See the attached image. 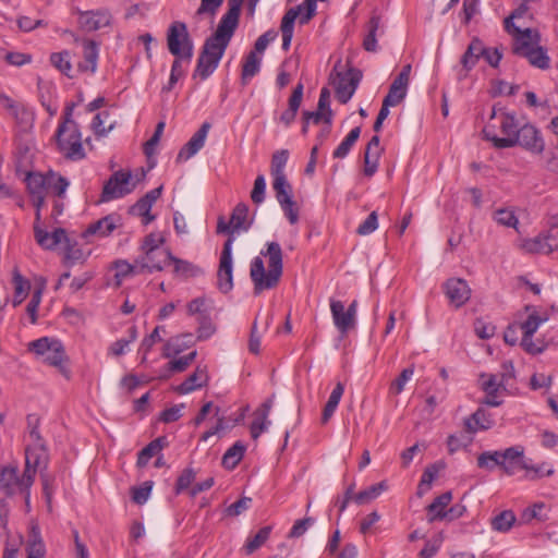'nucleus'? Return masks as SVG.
<instances>
[{"label":"nucleus","mask_w":558,"mask_h":558,"mask_svg":"<svg viewBox=\"0 0 558 558\" xmlns=\"http://www.w3.org/2000/svg\"><path fill=\"white\" fill-rule=\"evenodd\" d=\"M357 302L353 301L348 308L339 300H330V312L333 324L341 335H347L355 326Z\"/></svg>","instance_id":"9b49d317"},{"label":"nucleus","mask_w":558,"mask_h":558,"mask_svg":"<svg viewBox=\"0 0 558 558\" xmlns=\"http://www.w3.org/2000/svg\"><path fill=\"white\" fill-rule=\"evenodd\" d=\"M494 424L495 421L492 414L483 408H478L473 414L465 417L463 421L464 430L470 435L487 430L492 428Z\"/></svg>","instance_id":"5701e85b"},{"label":"nucleus","mask_w":558,"mask_h":558,"mask_svg":"<svg viewBox=\"0 0 558 558\" xmlns=\"http://www.w3.org/2000/svg\"><path fill=\"white\" fill-rule=\"evenodd\" d=\"M452 500V495L450 490L445 492L427 507L429 521L444 520L447 512V507Z\"/></svg>","instance_id":"473e14b6"},{"label":"nucleus","mask_w":558,"mask_h":558,"mask_svg":"<svg viewBox=\"0 0 558 558\" xmlns=\"http://www.w3.org/2000/svg\"><path fill=\"white\" fill-rule=\"evenodd\" d=\"M14 281V306L22 303L24 298L27 294V291L29 289L28 281L24 280V278L19 274L15 272L13 277Z\"/></svg>","instance_id":"0e129e2a"},{"label":"nucleus","mask_w":558,"mask_h":558,"mask_svg":"<svg viewBox=\"0 0 558 558\" xmlns=\"http://www.w3.org/2000/svg\"><path fill=\"white\" fill-rule=\"evenodd\" d=\"M498 381L504 386V389H508L513 384L515 379V371L513 363L511 361H505L501 364L500 371L497 374Z\"/></svg>","instance_id":"13d9d810"},{"label":"nucleus","mask_w":558,"mask_h":558,"mask_svg":"<svg viewBox=\"0 0 558 558\" xmlns=\"http://www.w3.org/2000/svg\"><path fill=\"white\" fill-rule=\"evenodd\" d=\"M477 466L487 471L500 469V450L485 451L477 457Z\"/></svg>","instance_id":"603ef678"},{"label":"nucleus","mask_w":558,"mask_h":558,"mask_svg":"<svg viewBox=\"0 0 558 558\" xmlns=\"http://www.w3.org/2000/svg\"><path fill=\"white\" fill-rule=\"evenodd\" d=\"M484 52H485L484 44L480 39L474 38L470 43L468 49L465 50V52L463 53V56L461 58V63H462L463 69L466 72L472 70L475 66V64L477 63V61L480 60V58L483 56Z\"/></svg>","instance_id":"2f4dec72"},{"label":"nucleus","mask_w":558,"mask_h":558,"mask_svg":"<svg viewBox=\"0 0 558 558\" xmlns=\"http://www.w3.org/2000/svg\"><path fill=\"white\" fill-rule=\"evenodd\" d=\"M301 7H293L287 10L282 16L280 31L282 34V50L288 51L291 46L294 32V23L296 19L300 20Z\"/></svg>","instance_id":"a878e982"},{"label":"nucleus","mask_w":558,"mask_h":558,"mask_svg":"<svg viewBox=\"0 0 558 558\" xmlns=\"http://www.w3.org/2000/svg\"><path fill=\"white\" fill-rule=\"evenodd\" d=\"M163 242L165 238L161 234L149 233L144 238L141 250L144 254L151 255L154 253H158L159 251H163L161 248Z\"/></svg>","instance_id":"5fc2aeb1"},{"label":"nucleus","mask_w":558,"mask_h":558,"mask_svg":"<svg viewBox=\"0 0 558 558\" xmlns=\"http://www.w3.org/2000/svg\"><path fill=\"white\" fill-rule=\"evenodd\" d=\"M550 511L549 505L538 501L524 508L520 514V522L522 524H530L533 521L545 522L548 520Z\"/></svg>","instance_id":"c756f323"},{"label":"nucleus","mask_w":558,"mask_h":558,"mask_svg":"<svg viewBox=\"0 0 558 558\" xmlns=\"http://www.w3.org/2000/svg\"><path fill=\"white\" fill-rule=\"evenodd\" d=\"M518 129L519 123L514 114L494 106L492 114L483 129V134L496 148H510L517 145L515 134Z\"/></svg>","instance_id":"7ed1b4c3"},{"label":"nucleus","mask_w":558,"mask_h":558,"mask_svg":"<svg viewBox=\"0 0 558 558\" xmlns=\"http://www.w3.org/2000/svg\"><path fill=\"white\" fill-rule=\"evenodd\" d=\"M186 348L187 344L182 341L181 337L170 339L163 344L162 356L169 359L171 356L180 354Z\"/></svg>","instance_id":"69168bd1"},{"label":"nucleus","mask_w":558,"mask_h":558,"mask_svg":"<svg viewBox=\"0 0 558 558\" xmlns=\"http://www.w3.org/2000/svg\"><path fill=\"white\" fill-rule=\"evenodd\" d=\"M167 47L172 56H185V59L193 58L194 44L185 23L175 21L170 24L167 31Z\"/></svg>","instance_id":"0eeeda50"},{"label":"nucleus","mask_w":558,"mask_h":558,"mask_svg":"<svg viewBox=\"0 0 558 558\" xmlns=\"http://www.w3.org/2000/svg\"><path fill=\"white\" fill-rule=\"evenodd\" d=\"M272 189L276 194L277 201H282L283 198H288L292 196V186L288 182L286 174H277L272 175Z\"/></svg>","instance_id":"864d4df0"},{"label":"nucleus","mask_w":558,"mask_h":558,"mask_svg":"<svg viewBox=\"0 0 558 558\" xmlns=\"http://www.w3.org/2000/svg\"><path fill=\"white\" fill-rule=\"evenodd\" d=\"M168 263L173 264V272L181 277H195L201 274V269L189 260L178 258L172 253L167 254Z\"/></svg>","instance_id":"58836bf2"},{"label":"nucleus","mask_w":558,"mask_h":558,"mask_svg":"<svg viewBox=\"0 0 558 558\" xmlns=\"http://www.w3.org/2000/svg\"><path fill=\"white\" fill-rule=\"evenodd\" d=\"M50 63L65 76L70 78L73 77L70 51L63 50L60 52L51 53Z\"/></svg>","instance_id":"a18cd8bd"},{"label":"nucleus","mask_w":558,"mask_h":558,"mask_svg":"<svg viewBox=\"0 0 558 558\" xmlns=\"http://www.w3.org/2000/svg\"><path fill=\"white\" fill-rule=\"evenodd\" d=\"M525 312L527 317L524 322L518 323L519 329L522 331L521 345L525 352L530 354H539L545 350L543 342H535L533 340L534 333L537 331L539 326L548 320V315L539 314L535 306L526 305Z\"/></svg>","instance_id":"423d86ee"},{"label":"nucleus","mask_w":558,"mask_h":558,"mask_svg":"<svg viewBox=\"0 0 558 558\" xmlns=\"http://www.w3.org/2000/svg\"><path fill=\"white\" fill-rule=\"evenodd\" d=\"M289 158V151L281 149L276 151L271 158L270 172L271 175L284 174V167Z\"/></svg>","instance_id":"680f3d73"},{"label":"nucleus","mask_w":558,"mask_h":558,"mask_svg":"<svg viewBox=\"0 0 558 558\" xmlns=\"http://www.w3.org/2000/svg\"><path fill=\"white\" fill-rule=\"evenodd\" d=\"M50 181L51 178H48V175L29 172L26 175V186L31 197L38 195H47L48 185Z\"/></svg>","instance_id":"c9c22d12"},{"label":"nucleus","mask_w":558,"mask_h":558,"mask_svg":"<svg viewBox=\"0 0 558 558\" xmlns=\"http://www.w3.org/2000/svg\"><path fill=\"white\" fill-rule=\"evenodd\" d=\"M267 250L260 254L267 257L268 269H265L264 260L256 256L251 262L250 276L254 283V293L258 294L264 290L275 288L283 271V255L278 242H268Z\"/></svg>","instance_id":"f03ea898"},{"label":"nucleus","mask_w":558,"mask_h":558,"mask_svg":"<svg viewBox=\"0 0 558 558\" xmlns=\"http://www.w3.org/2000/svg\"><path fill=\"white\" fill-rule=\"evenodd\" d=\"M28 350L44 363L58 367L65 377H69V369L63 364L66 360L64 347L60 340L43 337L29 342Z\"/></svg>","instance_id":"39448f33"},{"label":"nucleus","mask_w":558,"mask_h":558,"mask_svg":"<svg viewBox=\"0 0 558 558\" xmlns=\"http://www.w3.org/2000/svg\"><path fill=\"white\" fill-rule=\"evenodd\" d=\"M527 59L529 63L532 66H535L541 70H547L550 66V58L547 54V51L541 47H534V49L526 53L524 57Z\"/></svg>","instance_id":"de8ad7c7"},{"label":"nucleus","mask_w":558,"mask_h":558,"mask_svg":"<svg viewBox=\"0 0 558 558\" xmlns=\"http://www.w3.org/2000/svg\"><path fill=\"white\" fill-rule=\"evenodd\" d=\"M236 27L220 19L216 32L205 40L202 52L221 60Z\"/></svg>","instance_id":"1a4fd4ad"},{"label":"nucleus","mask_w":558,"mask_h":558,"mask_svg":"<svg viewBox=\"0 0 558 558\" xmlns=\"http://www.w3.org/2000/svg\"><path fill=\"white\" fill-rule=\"evenodd\" d=\"M527 469L524 458V450L520 446L509 447L500 450V470L508 475H515Z\"/></svg>","instance_id":"4468645a"},{"label":"nucleus","mask_w":558,"mask_h":558,"mask_svg":"<svg viewBox=\"0 0 558 558\" xmlns=\"http://www.w3.org/2000/svg\"><path fill=\"white\" fill-rule=\"evenodd\" d=\"M260 58L257 57L256 51H251L243 63L241 80L242 84L246 85L247 82L255 76L260 70Z\"/></svg>","instance_id":"c03bdc74"},{"label":"nucleus","mask_w":558,"mask_h":558,"mask_svg":"<svg viewBox=\"0 0 558 558\" xmlns=\"http://www.w3.org/2000/svg\"><path fill=\"white\" fill-rule=\"evenodd\" d=\"M441 544L442 536L440 534L426 541L423 549L418 554L420 558H433L440 549Z\"/></svg>","instance_id":"774afa93"},{"label":"nucleus","mask_w":558,"mask_h":558,"mask_svg":"<svg viewBox=\"0 0 558 558\" xmlns=\"http://www.w3.org/2000/svg\"><path fill=\"white\" fill-rule=\"evenodd\" d=\"M505 29L512 36V52L519 57H525L527 52L539 45L541 36L536 29H521L514 22H511V19L505 20Z\"/></svg>","instance_id":"6e6552de"},{"label":"nucleus","mask_w":558,"mask_h":558,"mask_svg":"<svg viewBox=\"0 0 558 558\" xmlns=\"http://www.w3.org/2000/svg\"><path fill=\"white\" fill-rule=\"evenodd\" d=\"M36 242L45 250H53L61 243H69V236L63 228H56L48 232L38 225H34Z\"/></svg>","instance_id":"412c9836"},{"label":"nucleus","mask_w":558,"mask_h":558,"mask_svg":"<svg viewBox=\"0 0 558 558\" xmlns=\"http://www.w3.org/2000/svg\"><path fill=\"white\" fill-rule=\"evenodd\" d=\"M111 14L107 10L80 12L78 25L84 32L90 33L107 27L111 23Z\"/></svg>","instance_id":"a211bd4d"},{"label":"nucleus","mask_w":558,"mask_h":558,"mask_svg":"<svg viewBox=\"0 0 558 558\" xmlns=\"http://www.w3.org/2000/svg\"><path fill=\"white\" fill-rule=\"evenodd\" d=\"M208 383V374L206 367L197 366L193 374H191L175 390L180 395H187L196 389L206 386Z\"/></svg>","instance_id":"c85d7f7f"},{"label":"nucleus","mask_w":558,"mask_h":558,"mask_svg":"<svg viewBox=\"0 0 558 558\" xmlns=\"http://www.w3.org/2000/svg\"><path fill=\"white\" fill-rule=\"evenodd\" d=\"M361 135V126L353 128L349 134L342 140L338 147L333 150L332 157L336 159L345 158L353 145L356 143Z\"/></svg>","instance_id":"37998d69"},{"label":"nucleus","mask_w":558,"mask_h":558,"mask_svg":"<svg viewBox=\"0 0 558 558\" xmlns=\"http://www.w3.org/2000/svg\"><path fill=\"white\" fill-rule=\"evenodd\" d=\"M380 26V17L373 15L367 24V33L363 39V48L366 51L374 52L377 50V31Z\"/></svg>","instance_id":"49530a36"},{"label":"nucleus","mask_w":558,"mask_h":558,"mask_svg":"<svg viewBox=\"0 0 558 558\" xmlns=\"http://www.w3.org/2000/svg\"><path fill=\"white\" fill-rule=\"evenodd\" d=\"M121 217L117 214H110L90 223L84 231L83 235L85 238L92 235L105 238L110 235L118 227H121Z\"/></svg>","instance_id":"4be33fe9"},{"label":"nucleus","mask_w":558,"mask_h":558,"mask_svg":"<svg viewBox=\"0 0 558 558\" xmlns=\"http://www.w3.org/2000/svg\"><path fill=\"white\" fill-rule=\"evenodd\" d=\"M330 92L327 87H323L319 94L317 109L325 112V123L331 125L332 123V110L330 108Z\"/></svg>","instance_id":"bf43d9fd"},{"label":"nucleus","mask_w":558,"mask_h":558,"mask_svg":"<svg viewBox=\"0 0 558 558\" xmlns=\"http://www.w3.org/2000/svg\"><path fill=\"white\" fill-rule=\"evenodd\" d=\"M234 238L229 236L225 242L217 271V288L222 293H228L233 289V260L232 244Z\"/></svg>","instance_id":"9d476101"},{"label":"nucleus","mask_w":558,"mask_h":558,"mask_svg":"<svg viewBox=\"0 0 558 558\" xmlns=\"http://www.w3.org/2000/svg\"><path fill=\"white\" fill-rule=\"evenodd\" d=\"M113 268L116 270L114 278L117 286H121L123 280L130 276L142 274V271H140V266H137L136 259L134 260V264H130L124 259L116 260L113 263Z\"/></svg>","instance_id":"ea45409f"},{"label":"nucleus","mask_w":558,"mask_h":558,"mask_svg":"<svg viewBox=\"0 0 558 558\" xmlns=\"http://www.w3.org/2000/svg\"><path fill=\"white\" fill-rule=\"evenodd\" d=\"M408 86L409 83L395 78L384 99L389 100L395 106L399 105L407 96Z\"/></svg>","instance_id":"8fccbe9b"},{"label":"nucleus","mask_w":558,"mask_h":558,"mask_svg":"<svg viewBox=\"0 0 558 558\" xmlns=\"http://www.w3.org/2000/svg\"><path fill=\"white\" fill-rule=\"evenodd\" d=\"M344 386L342 383H337L336 387L332 389L322 414V422L326 424L330 417L333 415L337 410L339 402L343 396Z\"/></svg>","instance_id":"4c0bfd02"},{"label":"nucleus","mask_w":558,"mask_h":558,"mask_svg":"<svg viewBox=\"0 0 558 558\" xmlns=\"http://www.w3.org/2000/svg\"><path fill=\"white\" fill-rule=\"evenodd\" d=\"M284 216L288 218L291 225H295L299 221V208L293 201L292 196L283 198L278 202Z\"/></svg>","instance_id":"338daca9"},{"label":"nucleus","mask_w":558,"mask_h":558,"mask_svg":"<svg viewBox=\"0 0 558 558\" xmlns=\"http://www.w3.org/2000/svg\"><path fill=\"white\" fill-rule=\"evenodd\" d=\"M170 251H159L158 253H154L151 255L144 254L142 256L136 257L137 266H140V271L153 274L155 271H161L165 265L168 264V256Z\"/></svg>","instance_id":"393cba45"},{"label":"nucleus","mask_w":558,"mask_h":558,"mask_svg":"<svg viewBox=\"0 0 558 558\" xmlns=\"http://www.w3.org/2000/svg\"><path fill=\"white\" fill-rule=\"evenodd\" d=\"M445 468H446V464L442 461H438L434 464L428 465L425 469V471L421 477L420 486L430 485L438 477V475L445 470Z\"/></svg>","instance_id":"e2e57ef3"},{"label":"nucleus","mask_w":558,"mask_h":558,"mask_svg":"<svg viewBox=\"0 0 558 558\" xmlns=\"http://www.w3.org/2000/svg\"><path fill=\"white\" fill-rule=\"evenodd\" d=\"M83 60L78 62L77 69L81 72L94 74L98 66L99 45L92 39H83Z\"/></svg>","instance_id":"b1692460"},{"label":"nucleus","mask_w":558,"mask_h":558,"mask_svg":"<svg viewBox=\"0 0 558 558\" xmlns=\"http://www.w3.org/2000/svg\"><path fill=\"white\" fill-rule=\"evenodd\" d=\"M515 522H517V517L512 510H502V511L496 512L490 518L492 530L495 532H498V533L509 532Z\"/></svg>","instance_id":"f704fd0d"},{"label":"nucleus","mask_w":558,"mask_h":558,"mask_svg":"<svg viewBox=\"0 0 558 558\" xmlns=\"http://www.w3.org/2000/svg\"><path fill=\"white\" fill-rule=\"evenodd\" d=\"M39 420L35 415L27 416L29 444L25 447V468L21 473L16 462L0 466L1 488H31L36 474L47 470L49 451L38 429Z\"/></svg>","instance_id":"f257e3e1"},{"label":"nucleus","mask_w":558,"mask_h":558,"mask_svg":"<svg viewBox=\"0 0 558 558\" xmlns=\"http://www.w3.org/2000/svg\"><path fill=\"white\" fill-rule=\"evenodd\" d=\"M131 173L117 171L105 183L101 192V202H109L123 197L132 192L133 187L130 185Z\"/></svg>","instance_id":"ddd939ff"},{"label":"nucleus","mask_w":558,"mask_h":558,"mask_svg":"<svg viewBox=\"0 0 558 558\" xmlns=\"http://www.w3.org/2000/svg\"><path fill=\"white\" fill-rule=\"evenodd\" d=\"M362 78L360 70L350 68L345 72H337L335 81L336 97L341 104H347L355 93Z\"/></svg>","instance_id":"f8f14e48"},{"label":"nucleus","mask_w":558,"mask_h":558,"mask_svg":"<svg viewBox=\"0 0 558 558\" xmlns=\"http://www.w3.org/2000/svg\"><path fill=\"white\" fill-rule=\"evenodd\" d=\"M210 123L204 122L201 128L193 134L190 141L180 149L177 161H186L195 156L205 145L206 137L210 130Z\"/></svg>","instance_id":"6ab92c4d"},{"label":"nucleus","mask_w":558,"mask_h":558,"mask_svg":"<svg viewBox=\"0 0 558 558\" xmlns=\"http://www.w3.org/2000/svg\"><path fill=\"white\" fill-rule=\"evenodd\" d=\"M167 440L166 437H158L151 440L147 446H145L137 456V466L144 468L148 464L149 460L160 453V451L166 447Z\"/></svg>","instance_id":"72a5a7b5"},{"label":"nucleus","mask_w":558,"mask_h":558,"mask_svg":"<svg viewBox=\"0 0 558 558\" xmlns=\"http://www.w3.org/2000/svg\"><path fill=\"white\" fill-rule=\"evenodd\" d=\"M151 207L153 206L142 197L131 207L130 211L133 215L142 216L143 223L148 225L155 219V216L150 215Z\"/></svg>","instance_id":"052dcab7"},{"label":"nucleus","mask_w":558,"mask_h":558,"mask_svg":"<svg viewBox=\"0 0 558 558\" xmlns=\"http://www.w3.org/2000/svg\"><path fill=\"white\" fill-rule=\"evenodd\" d=\"M522 247L525 252L532 254H549L558 250V241L553 231L539 234L533 239L523 242Z\"/></svg>","instance_id":"aec40b11"},{"label":"nucleus","mask_w":558,"mask_h":558,"mask_svg":"<svg viewBox=\"0 0 558 558\" xmlns=\"http://www.w3.org/2000/svg\"><path fill=\"white\" fill-rule=\"evenodd\" d=\"M473 441V438L471 436H466L464 434L459 435H449L447 438V449L450 454L456 453L457 451L461 450L462 448L468 447Z\"/></svg>","instance_id":"6e6d98bb"},{"label":"nucleus","mask_w":558,"mask_h":558,"mask_svg":"<svg viewBox=\"0 0 558 558\" xmlns=\"http://www.w3.org/2000/svg\"><path fill=\"white\" fill-rule=\"evenodd\" d=\"M303 89H304V87H303L302 83H299L294 87V89L289 98V101H288V108L279 117V121L286 128L290 126L296 117V113L299 111V108L301 106L302 98H303Z\"/></svg>","instance_id":"bb28decb"},{"label":"nucleus","mask_w":558,"mask_h":558,"mask_svg":"<svg viewBox=\"0 0 558 558\" xmlns=\"http://www.w3.org/2000/svg\"><path fill=\"white\" fill-rule=\"evenodd\" d=\"M246 450V446L242 441L233 444L222 457V465L228 469H234L242 460Z\"/></svg>","instance_id":"a19ab883"},{"label":"nucleus","mask_w":558,"mask_h":558,"mask_svg":"<svg viewBox=\"0 0 558 558\" xmlns=\"http://www.w3.org/2000/svg\"><path fill=\"white\" fill-rule=\"evenodd\" d=\"M481 389L485 392L482 403L489 407H499L502 404L501 392L506 391L498 381V375L482 373L478 377Z\"/></svg>","instance_id":"2eb2a0df"},{"label":"nucleus","mask_w":558,"mask_h":558,"mask_svg":"<svg viewBox=\"0 0 558 558\" xmlns=\"http://www.w3.org/2000/svg\"><path fill=\"white\" fill-rule=\"evenodd\" d=\"M45 555L46 546L40 534V529L37 524H32L26 544V558H44Z\"/></svg>","instance_id":"7c9ffc66"},{"label":"nucleus","mask_w":558,"mask_h":558,"mask_svg":"<svg viewBox=\"0 0 558 558\" xmlns=\"http://www.w3.org/2000/svg\"><path fill=\"white\" fill-rule=\"evenodd\" d=\"M381 153L383 149L375 150V148L366 146L364 151V174L366 177H373L376 173Z\"/></svg>","instance_id":"3c124183"},{"label":"nucleus","mask_w":558,"mask_h":558,"mask_svg":"<svg viewBox=\"0 0 558 558\" xmlns=\"http://www.w3.org/2000/svg\"><path fill=\"white\" fill-rule=\"evenodd\" d=\"M442 291L454 307L464 305L471 298L468 282L460 278H449L442 284Z\"/></svg>","instance_id":"dca6fc26"},{"label":"nucleus","mask_w":558,"mask_h":558,"mask_svg":"<svg viewBox=\"0 0 558 558\" xmlns=\"http://www.w3.org/2000/svg\"><path fill=\"white\" fill-rule=\"evenodd\" d=\"M413 367L404 368L401 374L390 384L389 393L393 396L400 395L403 391L405 384L413 377Z\"/></svg>","instance_id":"4d7b16f0"},{"label":"nucleus","mask_w":558,"mask_h":558,"mask_svg":"<svg viewBox=\"0 0 558 558\" xmlns=\"http://www.w3.org/2000/svg\"><path fill=\"white\" fill-rule=\"evenodd\" d=\"M515 136L518 138L517 145L522 146L526 150L541 154L545 148L539 131L532 124L526 123L519 126Z\"/></svg>","instance_id":"f3484780"},{"label":"nucleus","mask_w":558,"mask_h":558,"mask_svg":"<svg viewBox=\"0 0 558 558\" xmlns=\"http://www.w3.org/2000/svg\"><path fill=\"white\" fill-rule=\"evenodd\" d=\"M54 138L58 150L64 158L71 161H78L85 158L86 154L77 123H59Z\"/></svg>","instance_id":"20e7f679"},{"label":"nucleus","mask_w":558,"mask_h":558,"mask_svg":"<svg viewBox=\"0 0 558 558\" xmlns=\"http://www.w3.org/2000/svg\"><path fill=\"white\" fill-rule=\"evenodd\" d=\"M353 490H347L344 496L342 498H337L335 501V507L338 508L339 513H342L350 500H354L357 505H365L371 502L372 500L376 499L380 490H361L357 494H352Z\"/></svg>","instance_id":"cd10ccee"},{"label":"nucleus","mask_w":558,"mask_h":558,"mask_svg":"<svg viewBox=\"0 0 558 558\" xmlns=\"http://www.w3.org/2000/svg\"><path fill=\"white\" fill-rule=\"evenodd\" d=\"M248 214V207L240 203L238 204L231 215L230 225L232 226V232L247 231L251 223L246 221Z\"/></svg>","instance_id":"79ce46f5"},{"label":"nucleus","mask_w":558,"mask_h":558,"mask_svg":"<svg viewBox=\"0 0 558 558\" xmlns=\"http://www.w3.org/2000/svg\"><path fill=\"white\" fill-rule=\"evenodd\" d=\"M219 62L220 59H215V57L204 54V52L201 51L193 77H199L203 81L208 78L218 68Z\"/></svg>","instance_id":"e433bc0d"},{"label":"nucleus","mask_w":558,"mask_h":558,"mask_svg":"<svg viewBox=\"0 0 558 558\" xmlns=\"http://www.w3.org/2000/svg\"><path fill=\"white\" fill-rule=\"evenodd\" d=\"M271 533V526L262 527L254 536H250L244 545L245 553L247 555L256 551L269 538Z\"/></svg>","instance_id":"09e8293b"}]
</instances>
